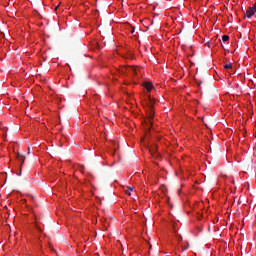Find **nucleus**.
Listing matches in <instances>:
<instances>
[{
	"instance_id": "9d476101",
	"label": "nucleus",
	"mask_w": 256,
	"mask_h": 256,
	"mask_svg": "<svg viewBox=\"0 0 256 256\" xmlns=\"http://www.w3.org/2000/svg\"><path fill=\"white\" fill-rule=\"evenodd\" d=\"M127 189H128V191H130V192L133 191V187H131V186H129Z\"/></svg>"
},
{
	"instance_id": "4468645a",
	"label": "nucleus",
	"mask_w": 256,
	"mask_h": 256,
	"mask_svg": "<svg viewBox=\"0 0 256 256\" xmlns=\"http://www.w3.org/2000/svg\"><path fill=\"white\" fill-rule=\"evenodd\" d=\"M190 57H193V53H192V54H190Z\"/></svg>"
},
{
	"instance_id": "9b49d317",
	"label": "nucleus",
	"mask_w": 256,
	"mask_h": 256,
	"mask_svg": "<svg viewBox=\"0 0 256 256\" xmlns=\"http://www.w3.org/2000/svg\"><path fill=\"white\" fill-rule=\"evenodd\" d=\"M126 194H127V195H131V191L126 190Z\"/></svg>"
},
{
	"instance_id": "dca6fc26",
	"label": "nucleus",
	"mask_w": 256,
	"mask_h": 256,
	"mask_svg": "<svg viewBox=\"0 0 256 256\" xmlns=\"http://www.w3.org/2000/svg\"><path fill=\"white\" fill-rule=\"evenodd\" d=\"M198 85L201 86V82Z\"/></svg>"
},
{
	"instance_id": "f257e3e1",
	"label": "nucleus",
	"mask_w": 256,
	"mask_h": 256,
	"mask_svg": "<svg viewBox=\"0 0 256 256\" xmlns=\"http://www.w3.org/2000/svg\"><path fill=\"white\" fill-rule=\"evenodd\" d=\"M153 105H155V100H153L151 96H149L147 100V118L150 121V123L153 117H155V110H153Z\"/></svg>"
},
{
	"instance_id": "39448f33",
	"label": "nucleus",
	"mask_w": 256,
	"mask_h": 256,
	"mask_svg": "<svg viewBox=\"0 0 256 256\" xmlns=\"http://www.w3.org/2000/svg\"><path fill=\"white\" fill-rule=\"evenodd\" d=\"M18 161H21V165L25 163V157L21 154H17Z\"/></svg>"
},
{
	"instance_id": "ddd939ff",
	"label": "nucleus",
	"mask_w": 256,
	"mask_h": 256,
	"mask_svg": "<svg viewBox=\"0 0 256 256\" xmlns=\"http://www.w3.org/2000/svg\"><path fill=\"white\" fill-rule=\"evenodd\" d=\"M28 153H31V150L28 148Z\"/></svg>"
},
{
	"instance_id": "20e7f679",
	"label": "nucleus",
	"mask_w": 256,
	"mask_h": 256,
	"mask_svg": "<svg viewBox=\"0 0 256 256\" xmlns=\"http://www.w3.org/2000/svg\"><path fill=\"white\" fill-rule=\"evenodd\" d=\"M144 87L147 91H152L153 90V84H151L150 82H145Z\"/></svg>"
},
{
	"instance_id": "7ed1b4c3",
	"label": "nucleus",
	"mask_w": 256,
	"mask_h": 256,
	"mask_svg": "<svg viewBox=\"0 0 256 256\" xmlns=\"http://www.w3.org/2000/svg\"><path fill=\"white\" fill-rule=\"evenodd\" d=\"M253 15H255V10H253V8H249L247 11H246V17H248V19H251V17H253Z\"/></svg>"
},
{
	"instance_id": "2eb2a0df",
	"label": "nucleus",
	"mask_w": 256,
	"mask_h": 256,
	"mask_svg": "<svg viewBox=\"0 0 256 256\" xmlns=\"http://www.w3.org/2000/svg\"><path fill=\"white\" fill-rule=\"evenodd\" d=\"M55 9H59V6H57Z\"/></svg>"
},
{
	"instance_id": "6e6552de",
	"label": "nucleus",
	"mask_w": 256,
	"mask_h": 256,
	"mask_svg": "<svg viewBox=\"0 0 256 256\" xmlns=\"http://www.w3.org/2000/svg\"><path fill=\"white\" fill-rule=\"evenodd\" d=\"M232 67H233V64L230 63V64H226V65L224 66V69H231Z\"/></svg>"
},
{
	"instance_id": "f03ea898",
	"label": "nucleus",
	"mask_w": 256,
	"mask_h": 256,
	"mask_svg": "<svg viewBox=\"0 0 256 256\" xmlns=\"http://www.w3.org/2000/svg\"><path fill=\"white\" fill-rule=\"evenodd\" d=\"M121 71H122L123 74L131 73V75H137V73H139L138 68H134V67H131V66H126V67L122 68Z\"/></svg>"
},
{
	"instance_id": "f3484780",
	"label": "nucleus",
	"mask_w": 256,
	"mask_h": 256,
	"mask_svg": "<svg viewBox=\"0 0 256 256\" xmlns=\"http://www.w3.org/2000/svg\"><path fill=\"white\" fill-rule=\"evenodd\" d=\"M198 85L201 86V82Z\"/></svg>"
},
{
	"instance_id": "f8f14e48",
	"label": "nucleus",
	"mask_w": 256,
	"mask_h": 256,
	"mask_svg": "<svg viewBox=\"0 0 256 256\" xmlns=\"http://www.w3.org/2000/svg\"><path fill=\"white\" fill-rule=\"evenodd\" d=\"M131 33H135V29L134 28L132 29Z\"/></svg>"
},
{
	"instance_id": "423d86ee",
	"label": "nucleus",
	"mask_w": 256,
	"mask_h": 256,
	"mask_svg": "<svg viewBox=\"0 0 256 256\" xmlns=\"http://www.w3.org/2000/svg\"><path fill=\"white\" fill-rule=\"evenodd\" d=\"M222 41H223V43H227V41H229V36L228 35H223L222 36Z\"/></svg>"
},
{
	"instance_id": "1a4fd4ad",
	"label": "nucleus",
	"mask_w": 256,
	"mask_h": 256,
	"mask_svg": "<svg viewBox=\"0 0 256 256\" xmlns=\"http://www.w3.org/2000/svg\"><path fill=\"white\" fill-rule=\"evenodd\" d=\"M36 228L38 229V231H40V233L43 231V230H41V226H39L37 224H36Z\"/></svg>"
},
{
	"instance_id": "0eeeda50",
	"label": "nucleus",
	"mask_w": 256,
	"mask_h": 256,
	"mask_svg": "<svg viewBox=\"0 0 256 256\" xmlns=\"http://www.w3.org/2000/svg\"><path fill=\"white\" fill-rule=\"evenodd\" d=\"M174 233H175L176 237L178 239H180V241L183 239V236L179 235V232H177V230L174 229Z\"/></svg>"
}]
</instances>
